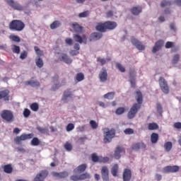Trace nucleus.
<instances>
[{
	"label": "nucleus",
	"instance_id": "1",
	"mask_svg": "<svg viewBox=\"0 0 181 181\" xmlns=\"http://www.w3.org/2000/svg\"><path fill=\"white\" fill-rule=\"evenodd\" d=\"M136 94L137 95L136 102L138 103H134L128 112L127 117L129 118V119H132L133 118H135V116L138 113V111L141 110V107L142 105V93L140 90H137L136 92Z\"/></svg>",
	"mask_w": 181,
	"mask_h": 181
},
{
	"label": "nucleus",
	"instance_id": "2",
	"mask_svg": "<svg viewBox=\"0 0 181 181\" xmlns=\"http://www.w3.org/2000/svg\"><path fill=\"white\" fill-rule=\"evenodd\" d=\"M10 30H15L16 32H22L25 29V23L21 20H13L8 25Z\"/></svg>",
	"mask_w": 181,
	"mask_h": 181
},
{
	"label": "nucleus",
	"instance_id": "3",
	"mask_svg": "<svg viewBox=\"0 0 181 181\" xmlns=\"http://www.w3.org/2000/svg\"><path fill=\"white\" fill-rule=\"evenodd\" d=\"M0 117L4 121L11 124L15 121V115H13V112L9 110H3L0 113Z\"/></svg>",
	"mask_w": 181,
	"mask_h": 181
},
{
	"label": "nucleus",
	"instance_id": "4",
	"mask_svg": "<svg viewBox=\"0 0 181 181\" xmlns=\"http://www.w3.org/2000/svg\"><path fill=\"white\" fill-rule=\"evenodd\" d=\"M103 135H104V139H103L104 144H108L111 142V140L112 139V138L115 136V129H111L110 130L109 128L106 127L103 129Z\"/></svg>",
	"mask_w": 181,
	"mask_h": 181
},
{
	"label": "nucleus",
	"instance_id": "5",
	"mask_svg": "<svg viewBox=\"0 0 181 181\" xmlns=\"http://www.w3.org/2000/svg\"><path fill=\"white\" fill-rule=\"evenodd\" d=\"M33 136H35V134H33V133H30V134H23L21 136H17L15 139H14V142L17 144V145H21V144H22V141H26L28 139H32V138H33Z\"/></svg>",
	"mask_w": 181,
	"mask_h": 181
},
{
	"label": "nucleus",
	"instance_id": "6",
	"mask_svg": "<svg viewBox=\"0 0 181 181\" xmlns=\"http://www.w3.org/2000/svg\"><path fill=\"white\" fill-rule=\"evenodd\" d=\"M158 83L163 93H164V94H169V85H168V81H166V79L160 76L158 79Z\"/></svg>",
	"mask_w": 181,
	"mask_h": 181
},
{
	"label": "nucleus",
	"instance_id": "7",
	"mask_svg": "<svg viewBox=\"0 0 181 181\" xmlns=\"http://www.w3.org/2000/svg\"><path fill=\"white\" fill-rule=\"evenodd\" d=\"M180 169L179 165H167L163 168V173H176Z\"/></svg>",
	"mask_w": 181,
	"mask_h": 181
},
{
	"label": "nucleus",
	"instance_id": "8",
	"mask_svg": "<svg viewBox=\"0 0 181 181\" xmlns=\"http://www.w3.org/2000/svg\"><path fill=\"white\" fill-rule=\"evenodd\" d=\"M49 176V171L47 170H42L37 173L33 181H43Z\"/></svg>",
	"mask_w": 181,
	"mask_h": 181
},
{
	"label": "nucleus",
	"instance_id": "9",
	"mask_svg": "<svg viewBox=\"0 0 181 181\" xmlns=\"http://www.w3.org/2000/svg\"><path fill=\"white\" fill-rule=\"evenodd\" d=\"M108 78V72L105 68H102L99 73V79L101 83H105Z\"/></svg>",
	"mask_w": 181,
	"mask_h": 181
},
{
	"label": "nucleus",
	"instance_id": "10",
	"mask_svg": "<svg viewBox=\"0 0 181 181\" xmlns=\"http://www.w3.org/2000/svg\"><path fill=\"white\" fill-rule=\"evenodd\" d=\"M73 37L75 42H77L78 43H84L85 45L87 43V36L84 34L82 37L78 34H74Z\"/></svg>",
	"mask_w": 181,
	"mask_h": 181
},
{
	"label": "nucleus",
	"instance_id": "11",
	"mask_svg": "<svg viewBox=\"0 0 181 181\" xmlns=\"http://www.w3.org/2000/svg\"><path fill=\"white\" fill-rule=\"evenodd\" d=\"M101 176L103 181H110L109 171L107 166H103L101 168Z\"/></svg>",
	"mask_w": 181,
	"mask_h": 181
},
{
	"label": "nucleus",
	"instance_id": "12",
	"mask_svg": "<svg viewBox=\"0 0 181 181\" xmlns=\"http://www.w3.org/2000/svg\"><path fill=\"white\" fill-rule=\"evenodd\" d=\"M131 42L134 46L138 49V50H145V45L142 44L139 40H138L136 38L132 37Z\"/></svg>",
	"mask_w": 181,
	"mask_h": 181
},
{
	"label": "nucleus",
	"instance_id": "13",
	"mask_svg": "<svg viewBox=\"0 0 181 181\" xmlns=\"http://www.w3.org/2000/svg\"><path fill=\"white\" fill-rule=\"evenodd\" d=\"M132 178V172L128 168H125L123 171L122 179L123 181H131Z\"/></svg>",
	"mask_w": 181,
	"mask_h": 181
},
{
	"label": "nucleus",
	"instance_id": "14",
	"mask_svg": "<svg viewBox=\"0 0 181 181\" xmlns=\"http://www.w3.org/2000/svg\"><path fill=\"white\" fill-rule=\"evenodd\" d=\"M52 175L54 177H57V179H64L69 176V173L67 171L61 173L52 172Z\"/></svg>",
	"mask_w": 181,
	"mask_h": 181
},
{
	"label": "nucleus",
	"instance_id": "15",
	"mask_svg": "<svg viewBox=\"0 0 181 181\" xmlns=\"http://www.w3.org/2000/svg\"><path fill=\"white\" fill-rule=\"evenodd\" d=\"M10 93L8 89L0 91V100L3 99L4 101H9Z\"/></svg>",
	"mask_w": 181,
	"mask_h": 181
},
{
	"label": "nucleus",
	"instance_id": "16",
	"mask_svg": "<svg viewBox=\"0 0 181 181\" xmlns=\"http://www.w3.org/2000/svg\"><path fill=\"white\" fill-rule=\"evenodd\" d=\"M146 145L143 142L134 143L132 145V149L133 151H139V149H145Z\"/></svg>",
	"mask_w": 181,
	"mask_h": 181
},
{
	"label": "nucleus",
	"instance_id": "17",
	"mask_svg": "<svg viewBox=\"0 0 181 181\" xmlns=\"http://www.w3.org/2000/svg\"><path fill=\"white\" fill-rule=\"evenodd\" d=\"M106 26V31L107 30H114L117 28V25L115 21H106L105 22Z\"/></svg>",
	"mask_w": 181,
	"mask_h": 181
},
{
	"label": "nucleus",
	"instance_id": "18",
	"mask_svg": "<svg viewBox=\"0 0 181 181\" xmlns=\"http://www.w3.org/2000/svg\"><path fill=\"white\" fill-rule=\"evenodd\" d=\"M163 46V40H160L157 41L153 47L152 52L156 53V52H159V50H160V49H162Z\"/></svg>",
	"mask_w": 181,
	"mask_h": 181
},
{
	"label": "nucleus",
	"instance_id": "19",
	"mask_svg": "<svg viewBox=\"0 0 181 181\" xmlns=\"http://www.w3.org/2000/svg\"><path fill=\"white\" fill-rule=\"evenodd\" d=\"M122 152L125 153V150L121 148V146H118L115 151V153H114L115 159H119L121 158Z\"/></svg>",
	"mask_w": 181,
	"mask_h": 181
},
{
	"label": "nucleus",
	"instance_id": "20",
	"mask_svg": "<svg viewBox=\"0 0 181 181\" xmlns=\"http://www.w3.org/2000/svg\"><path fill=\"white\" fill-rule=\"evenodd\" d=\"M87 169V164H81L74 170V173H83Z\"/></svg>",
	"mask_w": 181,
	"mask_h": 181
},
{
	"label": "nucleus",
	"instance_id": "21",
	"mask_svg": "<svg viewBox=\"0 0 181 181\" xmlns=\"http://www.w3.org/2000/svg\"><path fill=\"white\" fill-rule=\"evenodd\" d=\"M95 30H98V32H100L101 33L107 32L105 23H98L95 27Z\"/></svg>",
	"mask_w": 181,
	"mask_h": 181
},
{
	"label": "nucleus",
	"instance_id": "22",
	"mask_svg": "<svg viewBox=\"0 0 181 181\" xmlns=\"http://www.w3.org/2000/svg\"><path fill=\"white\" fill-rule=\"evenodd\" d=\"M71 28L75 33H83V27L77 23H74L71 25Z\"/></svg>",
	"mask_w": 181,
	"mask_h": 181
},
{
	"label": "nucleus",
	"instance_id": "23",
	"mask_svg": "<svg viewBox=\"0 0 181 181\" xmlns=\"http://www.w3.org/2000/svg\"><path fill=\"white\" fill-rule=\"evenodd\" d=\"M129 81L131 83L132 87H135V69L129 70Z\"/></svg>",
	"mask_w": 181,
	"mask_h": 181
},
{
	"label": "nucleus",
	"instance_id": "24",
	"mask_svg": "<svg viewBox=\"0 0 181 181\" xmlns=\"http://www.w3.org/2000/svg\"><path fill=\"white\" fill-rule=\"evenodd\" d=\"M61 59H62V62H64L66 64H71V63H73V59H71V58H70L66 54H62L61 56Z\"/></svg>",
	"mask_w": 181,
	"mask_h": 181
},
{
	"label": "nucleus",
	"instance_id": "25",
	"mask_svg": "<svg viewBox=\"0 0 181 181\" xmlns=\"http://www.w3.org/2000/svg\"><path fill=\"white\" fill-rule=\"evenodd\" d=\"M131 12L132 15L138 16L142 12V7L141 6H134L131 9Z\"/></svg>",
	"mask_w": 181,
	"mask_h": 181
},
{
	"label": "nucleus",
	"instance_id": "26",
	"mask_svg": "<svg viewBox=\"0 0 181 181\" xmlns=\"http://www.w3.org/2000/svg\"><path fill=\"white\" fill-rule=\"evenodd\" d=\"M103 37V33H93L90 34V40H98Z\"/></svg>",
	"mask_w": 181,
	"mask_h": 181
},
{
	"label": "nucleus",
	"instance_id": "27",
	"mask_svg": "<svg viewBox=\"0 0 181 181\" xmlns=\"http://www.w3.org/2000/svg\"><path fill=\"white\" fill-rule=\"evenodd\" d=\"M158 141H159V134L158 133H152L151 135V144H158Z\"/></svg>",
	"mask_w": 181,
	"mask_h": 181
},
{
	"label": "nucleus",
	"instance_id": "28",
	"mask_svg": "<svg viewBox=\"0 0 181 181\" xmlns=\"http://www.w3.org/2000/svg\"><path fill=\"white\" fill-rule=\"evenodd\" d=\"M25 86H31V87H39L40 83L37 81H25Z\"/></svg>",
	"mask_w": 181,
	"mask_h": 181
},
{
	"label": "nucleus",
	"instance_id": "29",
	"mask_svg": "<svg viewBox=\"0 0 181 181\" xmlns=\"http://www.w3.org/2000/svg\"><path fill=\"white\" fill-rule=\"evenodd\" d=\"M4 169V172L5 173H12V172H13V168H12V165L11 164H7L5 165L3 168Z\"/></svg>",
	"mask_w": 181,
	"mask_h": 181
},
{
	"label": "nucleus",
	"instance_id": "30",
	"mask_svg": "<svg viewBox=\"0 0 181 181\" xmlns=\"http://www.w3.org/2000/svg\"><path fill=\"white\" fill-rule=\"evenodd\" d=\"M10 6L13 8V9H16L17 11H22L23 9V7L21 6L18 2H15L13 1V2L10 4Z\"/></svg>",
	"mask_w": 181,
	"mask_h": 181
},
{
	"label": "nucleus",
	"instance_id": "31",
	"mask_svg": "<svg viewBox=\"0 0 181 181\" xmlns=\"http://www.w3.org/2000/svg\"><path fill=\"white\" fill-rule=\"evenodd\" d=\"M118 169H119L118 164H115L111 169V173L115 177L117 176Z\"/></svg>",
	"mask_w": 181,
	"mask_h": 181
},
{
	"label": "nucleus",
	"instance_id": "32",
	"mask_svg": "<svg viewBox=\"0 0 181 181\" xmlns=\"http://www.w3.org/2000/svg\"><path fill=\"white\" fill-rule=\"evenodd\" d=\"M149 131H155V129H159V125L155 122L149 123L148 125Z\"/></svg>",
	"mask_w": 181,
	"mask_h": 181
},
{
	"label": "nucleus",
	"instance_id": "33",
	"mask_svg": "<svg viewBox=\"0 0 181 181\" xmlns=\"http://www.w3.org/2000/svg\"><path fill=\"white\" fill-rule=\"evenodd\" d=\"M173 147L172 141H167L164 144V149L165 152H170Z\"/></svg>",
	"mask_w": 181,
	"mask_h": 181
},
{
	"label": "nucleus",
	"instance_id": "34",
	"mask_svg": "<svg viewBox=\"0 0 181 181\" xmlns=\"http://www.w3.org/2000/svg\"><path fill=\"white\" fill-rule=\"evenodd\" d=\"M80 180H86L87 179H91V175L88 173H85L79 175Z\"/></svg>",
	"mask_w": 181,
	"mask_h": 181
},
{
	"label": "nucleus",
	"instance_id": "35",
	"mask_svg": "<svg viewBox=\"0 0 181 181\" xmlns=\"http://www.w3.org/2000/svg\"><path fill=\"white\" fill-rule=\"evenodd\" d=\"M60 25H62V23H60V21H55L50 25V28L52 30L57 29V28H59Z\"/></svg>",
	"mask_w": 181,
	"mask_h": 181
},
{
	"label": "nucleus",
	"instance_id": "36",
	"mask_svg": "<svg viewBox=\"0 0 181 181\" xmlns=\"http://www.w3.org/2000/svg\"><path fill=\"white\" fill-rule=\"evenodd\" d=\"M35 64L39 69H42L43 67V59L39 57L37 59H35Z\"/></svg>",
	"mask_w": 181,
	"mask_h": 181
},
{
	"label": "nucleus",
	"instance_id": "37",
	"mask_svg": "<svg viewBox=\"0 0 181 181\" xmlns=\"http://www.w3.org/2000/svg\"><path fill=\"white\" fill-rule=\"evenodd\" d=\"M69 98H71V91H70V89H68L64 92L62 100H67Z\"/></svg>",
	"mask_w": 181,
	"mask_h": 181
},
{
	"label": "nucleus",
	"instance_id": "38",
	"mask_svg": "<svg viewBox=\"0 0 181 181\" xmlns=\"http://www.w3.org/2000/svg\"><path fill=\"white\" fill-rule=\"evenodd\" d=\"M31 145L33 146H37L40 145V140H39L37 137L33 138V139L31 140Z\"/></svg>",
	"mask_w": 181,
	"mask_h": 181
},
{
	"label": "nucleus",
	"instance_id": "39",
	"mask_svg": "<svg viewBox=\"0 0 181 181\" xmlns=\"http://www.w3.org/2000/svg\"><path fill=\"white\" fill-rule=\"evenodd\" d=\"M114 95H115V93L114 92H109L104 95V98L107 100H112L114 98Z\"/></svg>",
	"mask_w": 181,
	"mask_h": 181
},
{
	"label": "nucleus",
	"instance_id": "40",
	"mask_svg": "<svg viewBox=\"0 0 181 181\" xmlns=\"http://www.w3.org/2000/svg\"><path fill=\"white\" fill-rule=\"evenodd\" d=\"M30 108L32 110V111L36 112L37 111H39V104L33 103L30 105Z\"/></svg>",
	"mask_w": 181,
	"mask_h": 181
},
{
	"label": "nucleus",
	"instance_id": "41",
	"mask_svg": "<svg viewBox=\"0 0 181 181\" xmlns=\"http://www.w3.org/2000/svg\"><path fill=\"white\" fill-rule=\"evenodd\" d=\"M64 149H66V151H67L68 152H70L73 149V146L69 141H66L64 145Z\"/></svg>",
	"mask_w": 181,
	"mask_h": 181
},
{
	"label": "nucleus",
	"instance_id": "42",
	"mask_svg": "<svg viewBox=\"0 0 181 181\" xmlns=\"http://www.w3.org/2000/svg\"><path fill=\"white\" fill-rule=\"evenodd\" d=\"M91 159L92 161H93L95 163L97 162L100 163V156H97V153H93L91 155Z\"/></svg>",
	"mask_w": 181,
	"mask_h": 181
},
{
	"label": "nucleus",
	"instance_id": "43",
	"mask_svg": "<svg viewBox=\"0 0 181 181\" xmlns=\"http://www.w3.org/2000/svg\"><path fill=\"white\" fill-rule=\"evenodd\" d=\"M34 50L36 53V55L38 56L39 57L43 56V51H42L37 46L34 47Z\"/></svg>",
	"mask_w": 181,
	"mask_h": 181
},
{
	"label": "nucleus",
	"instance_id": "44",
	"mask_svg": "<svg viewBox=\"0 0 181 181\" xmlns=\"http://www.w3.org/2000/svg\"><path fill=\"white\" fill-rule=\"evenodd\" d=\"M37 129L40 134H47V132H49V129L40 126L37 127Z\"/></svg>",
	"mask_w": 181,
	"mask_h": 181
},
{
	"label": "nucleus",
	"instance_id": "45",
	"mask_svg": "<svg viewBox=\"0 0 181 181\" xmlns=\"http://www.w3.org/2000/svg\"><path fill=\"white\" fill-rule=\"evenodd\" d=\"M9 38L13 42H16L17 43H19V42H21V37H19V36H18V35H10Z\"/></svg>",
	"mask_w": 181,
	"mask_h": 181
},
{
	"label": "nucleus",
	"instance_id": "46",
	"mask_svg": "<svg viewBox=\"0 0 181 181\" xmlns=\"http://www.w3.org/2000/svg\"><path fill=\"white\" fill-rule=\"evenodd\" d=\"M172 5V2L166 0H163L160 3V6L162 8H165V6H170Z\"/></svg>",
	"mask_w": 181,
	"mask_h": 181
},
{
	"label": "nucleus",
	"instance_id": "47",
	"mask_svg": "<svg viewBox=\"0 0 181 181\" xmlns=\"http://www.w3.org/2000/svg\"><path fill=\"white\" fill-rule=\"evenodd\" d=\"M124 112H125V108L124 107H118L115 111V114L117 115H122V114H124Z\"/></svg>",
	"mask_w": 181,
	"mask_h": 181
},
{
	"label": "nucleus",
	"instance_id": "48",
	"mask_svg": "<svg viewBox=\"0 0 181 181\" xmlns=\"http://www.w3.org/2000/svg\"><path fill=\"white\" fill-rule=\"evenodd\" d=\"M13 53H16V54H19L21 53V47L18 45H13L12 48Z\"/></svg>",
	"mask_w": 181,
	"mask_h": 181
},
{
	"label": "nucleus",
	"instance_id": "49",
	"mask_svg": "<svg viewBox=\"0 0 181 181\" xmlns=\"http://www.w3.org/2000/svg\"><path fill=\"white\" fill-rule=\"evenodd\" d=\"M116 67L119 71H121V73H125V67H124L120 63H117Z\"/></svg>",
	"mask_w": 181,
	"mask_h": 181
},
{
	"label": "nucleus",
	"instance_id": "50",
	"mask_svg": "<svg viewBox=\"0 0 181 181\" xmlns=\"http://www.w3.org/2000/svg\"><path fill=\"white\" fill-rule=\"evenodd\" d=\"M180 59V55H179L178 54L174 55L173 60H172L173 64H177V62H179Z\"/></svg>",
	"mask_w": 181,
	"mask_h": 181
},
{
	"label": "nucleus",
	"instance_id": "51",
	"mask_svg": "<svg viewBox=\"0 0 181 181\" xmlns=\"http://www.w3.org/2000/svg\"><path fill=\"white\" fill-rule=\"evenodd\" d=\"M90 125L93 129H97L98 128V124H97L96 121L90 120Z\"/></svg>",
	"mask_w": 181,
	"mask_h": 181
},
{
	"label": "nucleus",
	"instance_id": "52",
	"mask_svg": "<svg viewBox=\"0 0 181 181\" xmlns=\"http://www.w3.org/2000/svg\"><path fill=\"white\" fill-rule=\"evenodd\" d=\"M76 80L77 81H83V80H84V74L78 73L76 74Z\"/></svg>",
	"mask_w": 181,
	"mask_h": 181
},
{
	"label": "nucleus",
	"instance_id": "53",
	"mask_svg": "<svg viewBox=\"0 0 181 181\" xmlns=\"http://www.w3.org/2000/svg\"><path fill=\"white\" fill-rule=\"evenodd\" d=\"M66 129L67 132H70L71 131H73L74 129V124L69 123L66 125Z\"/></svg>",
	"mask_w": 181,
	"mask_h": 181
},
{
	"label": "nucleus",
	"instance_id": "54",
	"mask_svg": "<svg viewBox=\"0 0 181 181\" xmlns=\"http://www.w3.org/2000/svg\"><path fill=\"white\" fill-rule=\"evenodd\" d=\"M70 180L72 181H81L80 175H74L70 177Z\"/></svg>",
	"mask_w": 181,
	"mask_h": 181
},
{
	"label": "nucleus",
	"instance_id": "55",
	"mask_svg": "<svg viewBox=\"0 0 181 181\" xmlns=\"http://www.w3.org/2000/svg\"><path fill=\"white\" fill-rule=\"evenodd\" d=\"M90 15V11H86L79 13V18H87Z\"/></svg>",
	"mask_w": 181,
	"mask_h": 181
},
{
	"label": "nucleus",
	"instance_id": "56",
	"mask_svg": "<svg viewBox=\"0 0 181 181\" xmlns=\"http://www.w3.org/2000/svg\"><path fill=\"white\" fill-rule=\"evenodd\" d=\"M23 114V116L25 117V118H28L30 115V111L29 109L25 108V109H24Z\"/></svg>",
	"mask_w": 181,
	"mask_h": 181
},
{
	"label": "nucleus",
	"instance_id": "57",
	"mask_svg": "<svg viewBox=\"0 0 181 181\" xmlns=\"http://www.w3.org/2000/svg\"><path fill=\"white\" fill-rule=\"evenodd\" d=\"M124 132L126 135H132V134H134V130L131 128H127L124 130Z\"/></svg>",
	"mask_w": 181,
	"mask_h": 181
},
{
	"label": "nucleus",
	"instance_id": "58",
	"mask_svg": "<svg viewBox=\"0 0 181 181\" xmlns=\"http://www.w3.org/2000/svg\"><path fill=\"white\" fill-rule=\"evenodd\" d=\"M26 57H28V52L26 51L22 52L20 55V59H21V60H25Z\"/></svg>",
	"mask_w": 181,
	"mask_h": 181
},
{
	"label": "nucleus",
	"instance_id": "59",
	"mask_svg": "<svg viewBox=\"0 0 181 181\" xmlns=\"http://www.w3.org/2000/svg\"><path fill=\"white\" fill-rule=\"evenodd\" d=\"M97 62L100 63L101 66H104V64H105V63H107V60H105V59L101 58V57H98Z\"/></svg>",
	"mask_w": 181,
	"mask_h": 181
},
{
	"label": "nucleus",
	"instance_id": "60",
	"mask_svg": "<svg viewBox=\"0 0 181 181\" xmlns=\"http://www.w3.org/2000/svg\"><path fill=\"white\" fill-rule=\"evenodd\" d=\"M108 160H110V158L108 157H101L100 158V163H107V162H108Z\"/></svg>",
	"mask_w": 181,
	"mask_h": 181
},
{
	"label": "nucleus",
	"instance_id": "61",
	"mask_svg": "<svg viewBox=\"0 0 181 181\" xmlns=\"http://www.w3.org/2000/svg\"><path fill=\"white\" fill-rule=\"evenodd\" d=\"M156 108H157V112H158V114H162L163 108H162V105H160V103L156 104Z\"/></svg>",
	"mask_w": 181,
	"mask_h": 181
},
{
	"label": "nucleus",
	"instance_id": "62",
	"mask_svg": "<svg viewBox=\"0 0 181 181\" xmlns=\"http://www.w3.org/2000/svg\"><path fill=\"white\" fill-rule=\"evenodd\" d=\"M69 54L71 56H77L78 54H80V52L76 49H72L70 51Z\"/></svg>",
	"mask_w": 181,
	"mask_h": 181
},
{
	"label": "nucleus",
	"instance_id": "63",
	"mask_svg": "<svg viewBox=\"0 0 181 181\" xmlns=\"http://www.w3.org/2000/svg\"><path fill=\"white\" fill-rule=\"evenodd\" d=\"M65 43H66V45H69V46H72L73 45V40L70 37H67L65 40Z\"/></svg>",
	"mask_w": 181,
	"mask_h": 181
},
{
	"label": "nucleus",
	"instance_id": "64",
	"mask_svg": "<svg viewBox=\"0 0 181 181\" xmlns=\"http://www.w3.org/2000/svg\"><path fill=\"white\" fill-rule=\"evenodd\" d=\"M165 49H170V47H173V42H167L165 43Z\"/></svg>",
	"mask_w": 181,
	"mask_h": 181
}]
</instances>
